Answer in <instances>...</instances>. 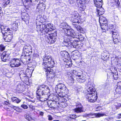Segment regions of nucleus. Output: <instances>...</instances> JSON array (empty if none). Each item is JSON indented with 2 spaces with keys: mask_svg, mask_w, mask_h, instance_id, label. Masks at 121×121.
<instances>
[{
  "mask_svg": "<svg viewBox=\"0 0 121 121\" xmlns=\"http://www.w3.org/2000/svg\"><path fill=\"white\" fill-rule=\"evenodd\" d=\"M53 29L52 30H51V31H50V34H47L48 35H49V36L53 37V38H56V36H57V33H56V30H55L54 31V33H51L53 31Z\"/></svg>",
  "mask_w": 121,
  "mask_h": 121,
  "instance_id": "nucleus-23",
  "label": "nucleus"
},
{
  "mask_svg": "<svg viewBox=\"0 0 121 121\" xmlns=\"http://www.w3.org/2000/svg\"><path fill=\"white\" fill-rule=\"evenodd\" d=\"M104 58H105V59H107L109 58V56L107 55H104V56H103Z\"/></svg>",
  "mask_w": 121,
  "mask_h": 121,
  "instance_id": "nucleus-50",
  "label": "nucleus"
},
{
  "mask_svg": "<svg viewBox=\"0 0 121 121\" xmlns=\"http://www.w3.org/2000/svg\"><path fill=\"white\" fill-rule=\"evenodd\" d=\"M76 108L73 110L74 112L78 113L83 112V108L82 105L80 103H77L76 105Z\"/></svg>",
  "mask_w": 121,
  "mask_h": 121,
  "instance_id": "nucleus-11",
  "label": "nucleus"
},
{
  "mask_svg": "<svg viewBox=\"0 0 121 121\" xmlns=\"http://www.w3.org/2000/svg\"><path fill=\"white\" fill-rule=\"evenodd\" d=\"M45 38L46 40L48 42V40L50 42V41H51V40H52V37L49 36H48L47 35L45 36Z\"/></svg>",
  "mask_w": 121,
  "mask_h": 121,
  "instance_id": "nucleus-31",
  "label": "nucleus"
},
{
  "mask_svg": "<svg viewBox=\"0 0 121 121\" xmlns=\"http://www.w3.org/2000/svg\"><path fill=\"white\" fill-rule=\"evenodd\" d=\"M101 28L102 29V30H105L104 29H103V27H102L103 26H102V25H101Z\"/></svg>",
  "mask_w": 121,
  "mask_h": 121,
  "instance_id": "nucleus-63",
  "label": "nucleus"
},
{
  "mask_svg": "<svg viewBox=\"0 0 121 121\" xmlns=\"http://www.w3.org/2000/svg\"><path fill=\"white\" fill-rule=\"evenodd\" d=\"M115 1L116 2L117 6H119V5L120 4V3L119 1L118 0H116Z\"/></svg>",
  "mask_w": 121,
  "mask_h": 121,
  "instance_id": "nucleus-45",
  "label": "nucleus"
},
{
  "mask_svg": "<svg viewBox=\"0 0 121 121\" xmlns=\"http://www.w3.org/2000/svg\"><path fill=\"white\" fill-rule=\"evenodd\" d=\"M104 87H105L107 85V83H105L104 84Z\"/></svg>",
  "mask_w": 121,
  "mask_h": 121,
  "instance_id": "nucleus-62",
  "label": "nucleus"
},
{
  "mask_svg": "<svg viewBox=\"0 0 121 121\" xmlns=\"http://www.w3.org/2000/svg\"><path fill=\"white\" fill-rule=\"evenodd\" d=\"M99 22L100 24H105L107 22V20L105 17H100L99 18Z\"/></svg>",
  "mask_w": 121,
  "mask_h": 121,
  "instance_id": "nucleus-18",
  "label": "nucleus"
},
{
  "mask_svg": "<svg viewBox=\"0 0 121 121\" xmlns=\"http://www.w3.org/2000/svg\"><path fill=\"white\" fill-rule=\"evenodd\" d=\"M113 25L112 24L108 25L107 29L108 30L110 31V30H113Z\"/></svg>",
  "mask_w": 121,
  "mask_h": 121,
  "instance_id": "nucleus-34",
  "label": "nucleus"
},
{
  "mask_svg": "<svg viewBox=\"0 0 121 121\" xmlns=\"http://www.w3.org/2000/svg\"><path fill=\"white\" fill-rule=\"evenodd\" d=\"M60 27L63 29H65L66 30H64L66 32V33L67 32V29L70 30L71 29H69L67 28L69 26L68 25H67L66 23L63 22L60 25Z\"/></svg>",
  "mask_w": 121,
  "mask_h": 121,
  "instance_id": "nucleus-16",
  "label": "nucleus"
},
{
  "mask_svg": "<svg viewBox=\"0 0 121 121\" xmlns=\"http://www.w3.org/2000/svg\"><path fill=\"white\" fill-rule=\"evenodd\" d=\"M112 78H114L115 80H117L118 79V76H112Z\"/></svg>",
  "mask_w": 121,
  "mask_h": 121,
  "instance_id": "nucleus-55",
  "label": "nucleus"
},
{
  "mask_svg": "<svg viewBox=\"0 0 121 121\" xmlns=\"http://www.w3.org/2000/svg\"><path fill=\"white\" fill-rule=\"evenodd\" d=\"M10 53L9 52H2L1 54V58L3 61L5 62L8 59Z\"/></svg>",
  "mask_w": 121,
  "mask_h": 121,
  "instance_id": "nucleus-13",
  "label": "nucleus"
},
{
  "mask_svg": "<svg viewBox=\"0 0 121 121\" xmlns=\"http://www.w3.org/2000/svg\"><path fill=\"white\" fill-rule=\"evenodd\" d=\"M121 65V63H119L118 62H117V67L118 68V69H119V67H120V66Z\"/></svg>",
  "mask_w": 121,
  "mask_h": 121,
  "instance_id": "nucleus-54",
  "label": "nucleus"
},
{
  "mask_svg": "<svg viewBox=\"0 0 121 121\" xmlns=\"http://www.w3.org/2000/svg\"><path fill=\"white\" fill-rule=\"evenodd\" d=\"M79 22L78 20V19L76 20V21H75L74 20L72 22V25L73 27L74 28V27H76V26L78 25Z\"/></svg>",
  "mask_w": 121,
  "mask_h": 121,
  "instance_id": "nucleus-28",
  "label": "nucleus"
},
{
  "mask_svg": "<svg viewBox=\"0 0 121 121\" xmlns=\"http://www.w3.org/2000/svg\"><path fill=\"white\" fill-rule=\"evenodd\" d=\"M72 64V61L71 60H69L67 63L66 67H70L71 66Z\"/></svg>",
  "mask_w": 121,
  "mask_h": 121,
  "instance_id": "nucleus-32",
  "label": "nucleus"
},
{
  "mask_svg": "<svg viewBox=\"0 0 121 121\" xmlns=\"http://www.w3.org/2000/svg\"><path fill=\"white\" fill-rule=\"evenodd\" d=\"M48 119L49 120H52L53 119V118L52 116L50 115H48Z\"/></svg>",
  "mask_w": 121,
  "mask_h": 121,
  "instance_id": "nucleus-47",
  "label": "nucleus"
},
{
  "mask_svg": "<svg viewBox=\"0 0 121 121\" xmlns=\"http://www.w3.org/2000/svg\"><path fill=\"white\" fill-rule=\"evenodd\" d=\"M38 27H40V29L41 32H44L45 34V33L47 34H50V31L51 30L54 29L53 26H51V24L49 23L46 25L42 24L38 26Z\"/></svg>",
  "mask_w": 121,
  "mask_h": 121,
  "instance_id": "nucleus-6",
  "label": "nucleus"
},
{
  "mask_svg": "<svg viewBox=\"0 0 121 121\" xmlns=\"http://www.w3.org/2000/svg\"><path fill=\"white\" fill-rule=\"evenodd\" d=\"M22 20L25 22L28 21L29 19V17L26 16H23L22 17Z\"/></svg>",
  "mask_w": 121,
  "mask_h": 121,
  "instance_id": "nucleus-33",
  "label": "nucleus"
},
{
  "mask_svg": "<svg viewBox=\"0 0 121 121\" xmlns=\"http://www.w3.org/2000/svg\"><path fill=\"white\" fill-rule=\"evenodd\" d=\"M60 54L62 57L67 59L69 57V55L68 53L66 51H61L60 52Z\"/></svg>",
  "mask_w": 121,
  "mask_h": 121,
  "instance_id": "nucleus-17",
  "label": "nucleus"
},
{
  "mask_svg": "<svg viewBox=\"0 0 121 121\" xmlns=\"http://www.w3.org/2000/svg\"><path fill=\"white\" fill-rule=\"evenodd\" d=\"M78 39L79 41H82L84 40V38H83V37H80L79 36L78 38Z\"/></svg>",
  "mask_w": 121,
  "mask_h": 121,
  "instance_id": "nucleus-48",
  "label": "nucleus"
},
{
  "mask_svg": "<svg viewBox=\"0 0 121 121\" xmlns=\"http://www.w3.org/2000/svg\"><path fill=\"white\" fill-rule=\"evenodd\" d=\"M73 42H72L71 45L73 46L74 48H78V47L79 44L78 43V40H73Z\"/></svg>",
  "mask_w": 121,
  "mask_h": 121,
  "instance_id": "nucleus-22",
  "label": "nucleus"
},
{
  "mask_svg": "<svg viewBox=\"0 0 121 121\" xmlns=\"http://www.w3.org/2000/svg\"><path fill=\"white\" fill-rule=\"evenodd\" d=\"M9 101L8 100H7L6 101H5L4 102V103L6 105H9Z\"/></svg>",
  "mask_w": 121,
  "mask_h": 121,
  "instance_id": "nucleus-51",
  "label": "nucleus"
},
{
  "mask_svg": "<svg viewBox=\"0 0 121 121\" xmlns=\"http://www.w3.org/2000/svg\"><path fill=\"white\" fill-rule=\"evenodd\" d=\"M76 27H74V28L77 30L78 31L81 33H83V29L80 26L77 25L76 26Z\"/></svg>",
  "mask_w": 121,
  "mask_h": 121,
  "instance_id": "nucleus-27",
  "label": "nucleus"
},
{
  "mask_svg": "<svg viewBox=\"0 0 121 121\" xmlns=\"http://www.w3.org/2000/svg\"><path fill=\"white\" fill-rule=\"evenodd\" d=\"M32 0H26L25 1L26 3H32Z\"/></svg>",
  "mask_w": 121,
  "mask_h": 121,
  "instance_id": "nucleus-52",
  "label": "nucleus"
},
{
  "mask_svg": "<svg viewBox=\"0 0 121 121\" xmlns=\"http://www.w3.org/2000/svg\"><path fill=\"white\" fill-rule=\"evenodd\" d=\"M94 4L97 7L101 8L103 4L102 0H94Z\"/></svg>",
  "mask_w": 121,
  "mask_h": 121,
  "instance_id": "nucleus-14",
  "label": "nucleus"
},
{
  "mask_svg": "<svg viewBox=\"0 0 121 121\" xmlns=\"http://www.w3.org/2000/svg\"><path fill=\"white\" fill-rule=\"evenodd\" d=\"M99 9H97V12L98 15L99 16L104 14V12L103 11H102V9H100V8Z\"/></svg>",
  "mask_w": 121,
  "mask_h": 121,
  "instance_id": "nucleus-29",
  "label": "nucleus"
},
{
  "mask_svg": "<svg viewBox=\"0 0 121 121\" xmlns=\"http://www.w3.org/2000/svg\"><path fill=\"white\" fill-rule=\"evenodd\" d=\"M115 97L118 98L120 96L121 93V82H118L117 84V87L114 93Z\"/></svg>",
  "mask_w": 121,
  "mask_h": 121,
  "instance_id": "nucleus-8",
  "label": "nucleus"
},
{
  "mask_svg": "<svg viewBox=\"0 0 121 121\" xmlns=\"http://www.w3.org/2000/svg\"><path fill=\"white\" fill-rule=\"evenodd\" d=\"M2 11L1 10V8L0 7V13H1Z\"/></svg>",
  "mask_w": 121,
  "mask_h": 121,
  "instance_id": "nucleus-64",
  "label": "nucleus"
},
{
  "mask_svg": "<svg viewBox=\"0 0 121 121\" xmlns=\"http://www.w3.org/2000/svg\"><path fill=\"white\" fill-rule=\"evenodd\" d=\"M68 76H73V74L72 72L71 73L69 71H68L66 72Z\"/></svg>",
  "mask_w": 121,
  "mask_h": 121,
  "instance_id": "nucleus-39",
  "label": "nucleus"
},
{
  "mask_svg": "<svg viewBox=\"0 0 121 121\" xmlns=\"http://www.w3.org/2000/svg\"><path fill=\"white\" fill-rule=\"evenodd\" d=\"M3 31L2 32V34L3 36L4 40L7 42L11 41L12 37V35L11 33H7Z\"/></svg>",
  "mask_w": 121,
  "mask_h": 121,
  "instance_id": "nucleus-9",
  "label": "nucleus"
},
{
  "mask_svg": "<svg viewBox=\"0 0 121 121\" xmlns=\"http://www.w3.org/2000/svg\"><path fill=\"white\" fill-rule=\"evenodd\" d=\"M87 86L86 90L88 92L86 95V97L88 101L94 102L97 100V98L96 92L95 91L94 87L91 85L90 81L85 84Z\"/></svg>",
  "mask_w": 121,
  "mask_h": 121,
  "instance_id": "nucleus-2",
  "label": "nucleus"
},
{
  "mask_svg": "<svg viewBox=\"0 0 121 121\" xmlns=\"http://www.w3.org/2000/svg\"><path fill=\"white\" fill-rule=\"evenodd\" d=\"M21 101V100H20L17 98V99L16 100L15 102L17 103H18Z\"/></svg>",
  "mask_w": 121,
  "mask_h": 121,
  "instance_id": "nucleus-53",
  "label": "nucleus"
},
{
  "mask_svg": "<svg viewBox=\"0 0 121 121\" xmlns=\"http://www.w3.org/2000/svg\"><path fill=\"white\" fill-rule=\"evenodd\" d=\"M67 30V36L64 37L62 44L63 45L68 47L70 45H71L73 39L75 37V34L72 29Z\"/></svg>",
  "mask_w": 121,
  "mask_h": 121,
  "instance_id": "nucleus-4",
  "label": "nucleus"
},
{
  "mask_svg": "<svg viewBox=\"0 0 121 121\" xmlns=\"http://www.w3.org/2000/svg\"><path fill=\"white\" fill-rule=\"evenodd\" d=\"M5 49V47L3 45H0V54H1V52L4 50Z\"/></svg>",
  "mask_w": 121,
  "mask_h": 121,
  "instance_id": "nucleus-37",
  "label": "nucleus"
},
{
  "mask_svg": "<svg viewBox=\"0 0 121 121\" xmlns=\"http://www.w3.org/2000/svg\"><path fill=\"white\" fill-rule=\"evenodd\" d=\"M54 63L53 60H52L51 56L46 54L45 56L43 58L42 64L44 70L46 72V76L51 74L53 75V71L50 69V68H52L54 66Z\"/></svg>",
  "mask_w": 121,
  "mask_h": 121,
  "instance_id": "nucleus-1",
  "label": "nucleus"
},
{
  "mask_svg": "<svg viewBox=\"0 0 121 121\" xmlns=\"http://www.w3.org/2000/svg\"><path fill=\"white\" fill-rule=\"evenodd\" d=\"M22 77H20L21 80L23 81H27L28 80V76H22Z\"/></svg>",
  "mask_w": 121,
  "mask_h": 121,
  "instance_id": "nucleus-30",
  "label": "nucleus"
},
{
  "mask_svg": "<svg viewBox=\"0 0 121 121\" xmlns=\"http://www.w3.org/2000/svg\"><path fill=\"white\" fill-rule=\"evenodd\" d=\"M30 45H28L25 46L23 49L22 55L20 57V59L22 61L24 60V59H26L27 56H30L32 53V51H30Z\"/></svg>",
  "mask_w": 121,
  "mask_h": 121,
  "instance_id": "nucleus-7",
  "label": "nucleus"
},
{
  "mask_svg": "<svg viewBox=\"0 0 121 121\" xmlns=\"http://www.w3.org/2000/svg\"><path fill=\"white\" fill-rule=\"evenodd\" d=\"M113 41L114 42V43H117L118 41V40L117 39V40L116 39H113Z\"/></svg>",
  "mask_w": 121,
  "mask_h": 121,
  "instance_id": "nucleus-56",
  "label": "nucleus"
},
{
  "mask_svg": "<svg viewBox=\"0 0 121 121\" xmlns=\"http://www.w3.org/2000/svg\"><path fill=\"white\" fill-rule=\"evenodd\" d=\"M10 2V1L9 0H5L4 2V4L7 5Z\"/></svg>",
  "mask_w": 121,
  "mask_h": 121,
  "instance_id": "nucleus-38",
  "label": "nucleus"
},
{
  "mask_svg": "<svg viewBox=\"0 0 121 121\" xmlns=\"http://www.w3.org/2000/svg\"><path fill=\"white\" fill-rule=\"evenodd\" d=\"M30 73L29 74H28V72H27V73H26V76H28L29 75H31V76L32 74V73H31V72L30 71Z\"/></svg>",
  "mask_w": 121,
  "mask_h": 121,
  "instance_id": "nucleus-58",
  "label": "nucleus"
},
{
  "mask_svg": "<svg viewBox=\"0 0 121 121\" xmlns=\"http://www.w3.org/2000/svg\"><path fill=\"white\" fill-rule=\"evenodd\" d=\"M11 107L12 108H13L15 110H16L17 111V110L18 109V107H17L16 106H13V105H11Z\"/></svg>",
  "mask_w": 121,
  "mask_h": 121,
  "instance_id": "nucleus-43",
  "label": "nucleus"
},
{
  "mask_svg": "<svg viewBox=\"0 0 121 121\" xmlns=\"http://www.w3.org/2000/svg\"><path fill=\"white\" fill-rule=\"evenodd\" d=\"M77 116L74 114H73L72 115H69L66 118V119L68 121H74L75 119L76 118Z\"/></svg>",
  "mask_w": 121,
  "mask_h": 121,
  "instance_id": "nucleus-19",
  "label": "nucleus"
},
{
  "mask_svg": "<svg viewBox=\"0 0 121 121\" xmlns=\"http://www.w3.org/2000/svg\"><path fill=\"white\" fill-rule=\"evenodd\" d=\"M21 107L24 109H27L28 108V107L27 105L22 104L21 105Z\"/></svg>",
  "mask_w": 121,
  "mask_h": 121,
  "instance_id": "nucleus-40",
  "label": "nucleus"
},
{
  "mask_svg": "<svg viewBox=\"0 0 121 121\" xmlns=\"http://www.w3.org/2000/svg\"><path fill=\"white\" fill-rule=\"evenodd\" d=\"M3 27V26H1V28L2 29L1 32L2 33V32L3 31H4V32H6V33H9L10 32H9L10 31V29L7 27H5V28H4L3 29L2 28Z\"/></svg>",
  "mask_w": 121,
  "mask_h": 121,
  "instance_id": "nucleus-25",
  "label": "nucleus"
},
{
  "mask_svg": "<svg viewBox=\"0 0 121 121\" xmlns=\"http://www.w3.org/2000/svg\"><path fill=\"white\" fill-rule=\"evenodd\" d=\"M82 88L80 86L79 87L78 89H77L78 91H80V90H82Z\"/></svg>",
  "mask_w": 121,
  "mask_h": 121,
  "instance_id": "nucleus-60",
  "label": "nucleus"
},
{
  "mask_svg": "<svg viewBox=\"0 0 121 121\" xmlns=\"http://www.w3.org/2000/svg\"><path fill=\"white\" fill-rule=\"evenodd\" d=\"M17 84L16 86L17 87L20 88L21 86L20 82H17Z\"/></svg>",
  "mask_w": 121,
  "mask_h": 121,
  "instance_id": "nucleus-41",
  "label": "nucleus"
},
{
  "mask_svg": "<svg viewBox=\"0 0 121 121\" xmlns=\"http://www.w3.org/2000/svg\"><path fill=\"white\" fill-rule=\"evenodd\" d=\"M13 29L14 30H17L18 27L17 24L16 23H15L13 24L12 25Z\"/></svg>",
  "mask_w": 121,
  "mask_h": 121,
  "instance_id": "nucleus-35",
  "label": "nucleus"
},
{
  "mask_svg": "<svg viewBox=\"0 0 121 121\" xmlns=\"http://www.w3.org/2000/svg\"><path fill=\"white\" fill-rule=\"evenodd\" d=\"M61 98V99H60L61 103L62 104H61L62 105H63L64 104H65L66 103V101H67V100L65 99L66 97L65 95V96L64 97H60Z\"/></svg>",
  "mask_w": 121,
  "mask_h": 121,
  "instance_id": "nucleus-24",
  "label": "nucleus"
},
{
  "mask_svg": "<svg viewBox=\"0 0 121 121\" xmlns=\"http://www.w3.org/2000/svg\"><path fill=\"white\" fill-rule=\"evenodd\" d=\"M85 0H76L77 3H82V2H84Z\"/></svg>",
  "mask_w": 121,
  "mask_h": 121,
  "instance_id": "nucleus-46",
  "label": "nucleus"
},
{
  "mask_svg": "<svg viewBox=\"0 0 121 121\" xmlns=\"http://www.w3.org/2000/svg\"><path fill=\"white\" fill-rule=\"evenodd\" d=\"M55 90L59 97H65L66 95L67 89L65 86L62 83L58 84L56 86Z\"/></svg>",
  "mask_w": 121,
  "mask_h": 121,
  "instance_id": "nucleus-5",
  "label": "nucleus"
},
{
  "mask_svg": "<svg viewBox=\"0 0 121 121\" xmlns=\"http://www.w3.org/2000/svg\"><path fill=\"white\" fill-rule=\"evenodd\" d=\"M10 63V66L12 67H18L21 65L20 61L18 59H12Z\"/></svg>",
  "mask_w": 121,
  "mask_h": 121,
  "instance_id": "nucleus-10",
  "label": "nucleus"
},
{
  "mask_svg": "<svg viewBox=\"0 0 121 121\" xmlns=\"http://www.w3.org/2000/svg\"><path fill=\"white\" fill-rule=\"evenodd\" d=\"M36 91V97L38 99L48 97L50 89L48 86L44 85L38 87Z\"/></svg>",
  "mask_w": 121,
  "mask_h": 121,
  "instance_id": "nucleus-3",
  "label": "nucleus"
},
{
  "mask_svg": "<svg viewBox=\"0 0 121 121\" xmlns=\"http://www.w3.org/2000/svg\"><path fill=\"white\" fill-rule=\"evenodd\" d=\"M84 2H82L81 3L80 2L77 3L78 5V7H79V9L80 11H84L85 8V7L83 5V3Z\"/></svg>",
  "mask_w": 121,
  "mask_h": 121,
  "instance_id": "nucleus-21",
  "label": "nucleus"
},
{
  "mask_svg": "<svg viewBox=\"0 0 121 121\" xmlns=\"http://www.w3.org/2000/svg\"><path fill=\"white\" fill-rule=\"evenodd\" d=\"M39 113L40 115L42 116H43L44 114L43 112L41 111H40L39 112Z\"/></svg>",
  "mask_w": 121,
  "mask_h": 121,
  "instance_id": "nucleus-57",
  "label": "nucleus"
},
{
  "mask_svg": "<svg viewBox=\"0 0 121 121\" xmlns=\"http://www.w3.org/2000/svg\"><path fill=\"white\" fill-rule=\"evenodd\" d=\"M38 55L36 53H34L33 55V57L34 58H35L38 57Z\"/></svg>",
  "mask_w": 121,
  "mask_h": 121,
  "instance_id": "nucleus-49",
  "label": "nucleus"
},
{
  "mask_svg": "<svg viewBox=\"0 0 121 121\" xmlns=\"http://www.w3.org/2000/svg\"><path fill=\"white\" fill-rule=\"evenodd\" d=\"M58 73H59V74H57V75H62V73L60 72H58Z\"/></svg>",
  "mask_w": 121,
  "mask_h": 121,
  "instance_id": "nucleus-61",
  "label": "nucleus"
},
{
  "mask_svg": "<svg viewBox=\"0 0 121 121\" xmlns=\"http://www.w3.org/2000/svg\"><path fill=\"white\" fill-rule=\"evenodd\" d=\"M112 32L113 39H116L117 40L118 37L119 35L118 32L117 31L115 32L112 30Z\"/></svg>",
  "mask_w": 121,
  "mask_h": 121,
  "instance_id": "nucleus-20",
  "label": "nucleus"
},
{
  "mask_svg": "<svg viewBox=\"0 0 121 121\" xmlns=\"http://www.w3.org/2000/svg\"><path fill=\"white\" fill-rule=\"evenodd\" d=\"M47 79L48 80H50L52 78H53L54 76H47Z\"/></svg>",
  "mask_w": 121,
  "mask_h": 121,
  "instance_id": "nucleus-42",
  "label": "nucleus"
},
{
  "mask_svg": "<svg viewBox=\"0 0 121 121\" xmlns=\"http://www.w3.org/2000/svg\"><path fill=\"white\" fill-rule=\"evenodd\" d=\"M111 118L110 117L107 118H105V119L106 120H107L108 121H109L110 120Z\"/></svg>",
  "mask_w": 121,
  "mask_h": 121,
  "instance_id": "nucleus-59",
  "label": "nucleus"
},
{
  "mask_svg": "<svg viewBox=\"0 0 121 121\" xmlns=\"http://www.w3.org/2000/svg\"><path fill=\"white\" fill-rule=\"evenodd\" d=\"M17 98L16 97H12L11 99L13 102H15Z\"/></svg>",
  "mask_w": 121,
  "mask_h": 121,
  "instance_id": "nucleus-44",
  "label": "nucleus"
},
{
  "mask_svg": "<svg viewBox=\"0 0 121 121\" xmlns=\"http://www.w3.org/2000/svg\"><path fill=\"white\" fill-rule=\"evenodd\" d=\"M56 38H54L52 37V40H51V41H49L48 40V43L50 44H52L54 43L56 40Z\"/></svg>",
  "mask_w": 121,
  "mask_h": 121,
  "instance_id": "nucleus-36",
  "label": "nucleus"
},
{
  "mask_svg": "<svg viewBox=\"0 0 121 121\" xmlns=\"http://www.w3.org/2000/svg\"><path fill=\"white\" fill-rule=\"evenodd\" d=\"M105 114H102L100 113H91L90 114H88L85 113L83 116L87 117H102L104 116Z\"/></svg>",
  "mask_w": 121,
  "mask_h": 121,
  "instance_id": "nucleus-12",
  "label": "nucleus"
},
{
  "mask_svg": "<svg viewBox=\"0 0 121 121\" xmlns=\"http://www.w3.org/2000/svg\"><path fill=\"white\" fill-rule=\"evenodd\" d=\"M77 81L79 82L83 83L86 80V76H76Z\"/></svg>",
  "mask_w": 121,
  "mask_h": 121,
  "instance_id": "nucleus-15",
  "label": "nucleus"
},
{
  "mask_svg": "<svg viewBox=\"0 0 121 121\" xmlns=\"http://www.w3.org/2000/svg\"><path fill=\"white\" fill-rule=\"evenodd\" d=\"M75 76H69V83H73L74 82Z\"/></svg>",
  "mask_w": 121,
  "mask_h": 121,
  "instance_id": "nucleus-26",
  "label": "nucleus"
}]
</instances>
